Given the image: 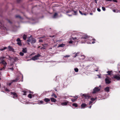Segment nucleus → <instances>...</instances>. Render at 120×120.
Segmentation results:
<instances>
[{
	"instance_id": "29",
	"label": "nucleus",
	"mask_w": 120,
	"mask_h": 120,
	"mask_svg": "<svg viewBox=\"0 0 120 120\" xmlns=\"http://www.w3.org/2000/svg\"><path fill=\"white\" fill-rule=\"evenodd\" d=\"M28 97L29 98H32L31 95V94H29L28 95Z\"/></svg>"
},
{
	"instance_id": "23",
	"label": "nucleus",
	"mask_w": 120,
	"mask_h": 120,
	"mask_svg": "<svg viewBox=\"0 0 120 120\" xmlns=\"http://www.w3.org/2000/svg\"><path fill=\"white\" fill-rule=\"evenodd\" d=\"M79 52H78L77 53H76L75 54V56H73V57H76L79 54Z\"/></svg>"
},
{
	"instance_id": "11",
	"label": "nucleus",
	"mask_w": 120,
	"mask_h": 120,
	"mask_svg": "<svg viewBox=\"0 0 120 120\" xmlns=\"http://www.w3.org/2000/svg\"><path fill=\"white\" fill-rule=\"evenodd\" d=\"M104 90L105 91L109 92V87H107L105 88Z\"/></svg>"
},
{
	"instance_id": "43",
	"label": "nucleus",
	"mask_w": 120,
	"mask_h": 120,
	"mask_svg": "<svg viewBox=\"0 0 120 120\" xmlns=\"http://www.w3.org/2000/svg\"><path fill=\"white\" fill-rule=\"evenodd\" d=\"M3 25H2L1 23H0V26L3 27Z\"/></svg>"
},
{
	"instance_id": "2",
	"label": "nucleus",
	"mask_w": 120,
	"mask_h": 120,
	"mask_svg": "<svg viewBox=\"0 0 120 120\" xmlns=\"http://www.w3.org/2000/svg\"><path fill=\"white\" fill-rule=\"evenodd\" d=\"M1 58L0 59V64L1 63L4 65V66L3 68H2L3 69H4L7 65V63L4 60H1Z\"/></svg>"
},
{
	"instance_id": "31",
	"label": "nucleus",
	"mask_w": 120,
	"mask_h": 120,
	"mask_svg": "<svg viewBox=\"0 0 120 120\" xmlns=\"http://www.w3.org/2000/svg\"><path fill=\"white\" fill-rule=\"evenodd\" d=\"M74 70L75 72H78V69L77 68H75L74 69Z\"/></svg>"
},
{
	"instance_id": "21",
	"label": "nucleus",
	"mask_w": 120,
	"mask_h": 120,
	"mask_svg": "<svg viewBox=\"0 0 120 120\" xmlns=\"http://www.w3.org/2000/svg\"><path fill=\"white\" fill-rule=\"evenodd\" d=\"M82 95L83 96H84L85 97V98L88 97V98H89L90 97L89 96L85 94H83Z\"/></svg>"
},
{
	"instance_id": "49",
	"label": "nucleus",
	"mask_w": 120,
	"mask_h": 120,
	"mask_svg": "<svg viewBox=\"0 0 120 120\" xmlns=\"http://www.w3.org/2000/svg\"><path fill=\"white\" fill-rule=\"evenodd\" d=\"M98 76V77L99 78H101V76L100 75H97Z\"/></svg>"
},
{
	"instance_id": "59",
	"label": "nucleus",
	"mask_w": 120,
	"mask_h": 120,
	"mask_svg": "<svg viewBox=\"0 0 120 120\" xmlns=\"http://www.w3.org/2000/svg\"><path fill=\"white\" fill-rule=\"evenodd\" d=\"M83 15H86V13H83Z\"/></svg>"
},
{
	"instance_id": "13",
	"label": "nucleus",
	"mask_w": 120,
	"mask_h": 120,
	"mask_svg": "<svg viewBox=\"0 0 120 120\" xmlns=\"http://www.w3.org/2000/svg\"><path fill=\"white\" fill-rule=\"evenodd\" d=\"M32 37L31 36L29 38H28L27 40V41L28 42H31V40L32 39Z\"/></svg>"
},
{
	"instance_id": "12",
	"label": "nucleus",
	"mask_w": 120,
	"mask_h": 120,
	"mask_svg": "<svg viewBox=\"0 0 120 120\" xmlns=\"http://www.w3.org/2000/svg\"><path fill=\"white\" fill-rule=\"evenodd\" d=\"M107 73L108 74V75H111L112 74V71H108L107 72Z\"/></svg>"
},
{
	"instance_id": "3",
	"label": "nucleus",
	"mask_w": 120,
	"mask_h": 120,
	"mask_svg": "<svg viewBox=\"0 0 120 120\" xmlns=\"http://www.w3.org/2000/svg\"><path fill=\"white\" fill-rule=\"evenodd\" d=\"M40 56V55L38 54L37 55L33 57L30 60H38V57Z\"/></svg>"
},
{
	"instance_id": "54",
	"label": "nucleus",
	"mask_w": 120,
	"mask_h": 120,
	"mask_svg": "<svg viewBox=\"0 0 120 120\" xmlns=\"http://www.w3.org/2000/svg\"><path fill=\"white\" fill-rule=\"evenodd\" d=\"M45 46H47V44H45L44 45Z\"/></svg>"
},
{
	"instance_id": "7",
	"label": "nucleus",
	"mask_w": 120,
	"mask_h": 120,
	"mask_svg": "<svg viewBox=\"0 0 120 120\" xmlns=\"http://www.w3.org/2000/svg\"><path fill=\"white\" fill-rule=\"evenodd\" d=\"M36 42V41L35 39L32 38L31 40V43H34Z\"/></svg>"
},
{
	"instance_id": "52",
	"label": "nucleus",
	"mask_w": 120,
	"mask_h": 120,
	"mask_svg": "<svg viewBox=\"0 0 120 120\" xmlns=\"http://www.w3.org/2000/svg\"><path fill=\"white\" fill-rule=\"evenodd\" d=\"M12 83V82H11V83H9V85L10 86L11 85V84Z\"/></svg>"
},
{
	"instance_id": "9",
	"label": "nucleus",
	"mask_w": 120,
	"mask_h": 120,
	"mask_svg": "<svg viewBox=\"0 0 120 120\" xmlns=\"http://www.w3.org/2000/svg\"><path fill=\"white\" fill-rule=\"evenodd\" d=\"M19 79L18 78H17L11 81V82L13 83V82H16L19 80Z\"/></svg>"
},
{
	"instance_id": "18",
	"label": "nucleus",
	"mask_w": 120,
	"mask_h": 120,
	"mask_svg": "<svg viewBox=\"0 0 120 120\" xmlns=\"http://www.w3.org/2000/svg\"><path fill=\"white\" fill-rule=\"evenodd\" d=\"M8 57L10 58V59H11V57L9 55H8V56H6V57H4V56H3V57H1L0 59L1 58V60H2L1 59L2 58H3V59H4V58H8Z\"/></svg>"
},
{
	"instance_id": "25",
	"label": "nucleus",
	"mask_w": 120,
	"mask_h": 120,
	"mask_svg": "<svg viewBox=\"0 0 120 120\" xmlns=\"http://www.w3.org/2000/svg\"><path fill=\"white\" fill-rule=\"evenodd\" d=\"M52 97H54L55 98H57V96L54 93H53L52 95Z\"/></svg>"
},
{
	"instance_id": "33",
	"label": "nucleus",
	"mask_w": 120,
	"mask_h": 120,
	"mask_svg": "<svg viewBox=\"0 0 120 120\" xmlns=\"http://www.w3.org/2000/svg\"><path fill=\"white\" fill-rule=\"evenodd\" d=\"M18 58L17 57H15L14 59V60L15 61H16L18 60Z\"/></svg>"
},
{
	"instance_id": "32",
	"label": "nucleus",
	"mask_w": 120,
	"mask_h": 120,
	"mask_svg": "<svg viewBox=\"0 0 120 120\" xmlns=\"http://www.w3.org/2000/svg\"><path fill=\"white\" fill-rule=\"evenodd\" d=\"M15 17L16 18H21V17L19 15H16L15 16Z\"/></svg>"
},
{
	"instance_id": "28",
	"label": "nucleus",
	"mask_w": 120,
	"mask_h": 120,
	"mask_svg": "<svg viewBox=\"0 0 120 120\" xmlns=\"http://www.w3.org/2000/svg\"><path fill=\"white\" fill-rule=\"evenodd\" d=\"M72 105L73 106H75L76 107H77L78 106L77 105L76 103H73L72 104Z\"/></svg>"
},
{
	"instance_id": "64",
	"label": "nucleus",
	"mask_w": 120,
	"mask_h": 120,
	"mask_svg": "<svg viewBox=\"0 0 120 120\" xmlns=\"http://www.w3.org/2000/svg\"><path fill=\"white\" fill-rule=\"evenodd\" d=\"M67 15L69 16H72V15H68L67 14Z\"/></svg>"
},
{
	"instance_id": "5",
	"label": "nucleus",
	"mask_w": 120,
	"mask_h": 120,
	"mask_svg": "<svg viewBox=\"0 0 120 120\" xmlns=\"http://www.w3.org/2000/svg\"><path fill=\"white\" fill-rule=\"evenodd\" d=\"M105 81L106 83L109 84L111 82L110 79L109 78L107 77L105 79Z\"/></svg>"
},
{
	"instance_id": "41",
	"label": "nucleus",
	"mask_w": 120,
	"mask_h": 120,
	"mask_svg": "<svg viewBox=\"0 0 120 120\" xmlns=\"http://www.w3.org/2000/svg\"><path fill=\"white\" fill-rule=\"evenodd\" d=\"M79 12L80 14H81L82 15H83V13H82V12L80 11L79 10Z\"/></svg>"
},
{
	"instance_id": "63",
	"label": "nucleus",
	"mask_w": 120,
	"mask_h": 120,
	"mask_svg": "<svg viewBox=\"0 0 120 120\" xmlns=\"http://www.w3.org/2000/svg\"><path fill=\"white\" fill-rule=\"evenodd\" d=\"M54 36H50V37H54Z\"/></svg>"
},
{
	"instance_id": "53",
	"label": "nucleus",
	"mask_w": 120,
	"mask_h": 120,
	"mask_svg": "<svg viewBox=\"0 0 120 120\" xmlns=\"http://www.w3.org/2000/svg\"><path fill=\"white\" fill-rule=\"evenodd\" d=\"M81 56L83 57V59H84L85 58V56L84 55Z\"/></svg>"
},
{
	"instance_id": "38",
	"label": "nucleus",
	"mask_w": 120,
	"mask_h": 120,
	"mask_svg": "<svg viewBox=\"0 0 120 120\" xmlns=\"http://www.w3.org/2000/svg\"><path fill=\"white\" fill-rule=\"evenodd\" d=\"M102 10L104 11H105V8L104 7H102Z\"/></svg>"
},
{
	"instance_id": "26",
	"label": "nucleus",
	"mask_w": 120,
	"mask_h": 120,
	"mask_svg": "<svg viewBox=\"0 0 120 120\" xmlns=\"http://www.w3.org/2000/svg\"><path fill=\"white\" fill-rule=\"evenodd\" d=\"M9 49L11 51H12L13 50V48L9 46H8Z\"/></svg>"
},
{
	"instance_id": "34",
	"label": "nucleus",
	"mask_w": 120,
	"mask_h": 120,
	"mask_svg": "<svg viewBox=\"0 0 120 120\" xmlns=\"http://www.w3.org/2000/svg\"><path fill=\"white\" fill-rule=\"evenodd\" d=\"M17 44L19 45H21V41L20 42H18Z\"/></svg>"
},
{
	"instance_id": "37",
	"label": "nucleus",
	"mask_w": 120,
	"mask_h": 120,
	"mask_svg": "<svg viewBox=\"0 0 120 120\" xmlns=\"http://www.w3.org/2000/svg\"><path fill=\"white\" fill-rule=\"evenodd\" d=\"M76 100V99H71V101L73 102L75 101Z\"/></svg>"
},
{
	"instance_id": "45",
	"label": "nucleus",
	"mask_w": 120,
	"mask_h": 120,
	"mask_svg": "<svg viewBox=\"0 0 120 120\" xmlns=\"http://www.w3.org/2000/svg\"><path fill=\"white\" fill-rule=\"evenodd\" d=\"M39 42H43V41L42 40L40 39L39 40Z\"/></svg>"
},
{
	"instance_id": "40",
	"label": "nucleus",
	"mask_w": 120,
	"mask_h": 120,
	"mask_svg": "<svg viewBox=\"0 0 120 120\" xmlns=\"http://www.w3.org/2000/svg\"><path fill=\"white\" fill-rule=\"evenodd\" d=\"M95 99H94V98H92L91 99V100L93 101H94L95 100Z\"/></svg>"
},
{
	"instance_id": "51",
	"label": "nucleus",
	"mask_w": 120,
	"mask_h": 120,
	"mask_svg": "<svg viewBox=\"0 0 120 120\" xmlns=\"http://www.w3.org/2000/svg\"><path fill=\"white\" fill-rule=\"evenodd\" d=\"M92 103V102L91 101H90L89 102V105L91 103Z\"/></svg>"
},
{
	"instance_id": "8",
	"label": "nucleus",
	"mask_w": 120,
	"mask_h": 120,
	"mask_svg": "<svg viewBox=\"0 0 120 120\" xmlns=\"http://www.w3.org/2000/svg\"><path fill=\"white\" fill-rule=\"evenodd\" d=\"M44 100L46 102H47L50 101V99L49 98H45Z\"/></svg>"
},
{
	"instance_id": "10",
	"label": "nucleus",
	"mask_w": 120,
	"mask_h": 120,
	"mask_svg": "<svg viewBox=\"0 0 120 120\" xmlns=\"http://www.w3.org/2000/svg\"><path fill=\"white\" fill-rule=\"evenodd\" d=\"M11 94H13L14 96H13V98H15V97H17V95L14 92H11Z\"/></svg>"
},
{
	"instance_id": "46",
	"label": "nucleus",
	"mask_w": 120,
	"mask_h": 120,
	"mask_svg": "<svg viewBox=\"0 0 120 120\" xmlns=\"http://www.w3.org/2000/svg\"><path fill=\"white\" fill-rule=\"evenodd\" d=\"M112 1L114 2H116V3L117 2V1L116 0H113Z\"/></svg>"
},
{
	"instance_id": "6",
	"label": "nucleus",
	"mask_w": 120,
	"mask_h": 120,
	"mask_svg": "<svg viewBox=\"0 0 120 120\" xmlns=\"http://www.w3.org/2000/svg\"><path fill=\"white\" fill-rule=\"evenodd\" d=\"M113 77L117 80L120 79V75H117L114 76Z\"/></svg>"
},
{
	"instance_id": "17",
	"label": "nucleus",
	"mask_w": 120,
	"mask_h": 120,
	"mask_svg": "<svg viewBox=\"0 0 120 120\" xmlns=\"http://www.w3.org/2000/svg\"><path fill=\"white\" fill-rule=\"evenodd\" d=\"M22 51L24 53H26L27 52L26 49V48L23 49Z\"/></svg>"
},
{
	"instance_id": "20",
	"label": "nucleus",
	"mask_w": 120,
	"mask_h": 120,
	"mask_svg": "<svg viewBox=\"0 0 120 120\" xmlns=\"http://www.w3.org/2000/svg\"><path fill=\"white\" fill-rule=\"evenodd\" d=\"M27 38V36L25 34H24L23 36V38L24 40H26Z\"/></svg>"
},
{
	"instance_id": "35",
	"label": "nucleus",
	"mask_w": 120,
	"mask_h": 120,
	"mask_svg": "<svg viewBox=\"0 0 120 120\" xmlns=\"http://www.w3.org/2000/svg\"><path fill=\"white\" fill-rule=\"evenodd\" d=\"M16 41L18 42H20V41H21L20 40V38H18L16 40Z\"/></svg>"
},
{
	"instance_id": "24",
	"label": "nucleus",
	"mask_w": 120,
	"mask_h": 120,
	"mask_svg": "<svg viewBox=\"0 0 120 120\" xmlns=\"http://www.w3.org/2000/svg\"><path fill=\"white\" fill-rule=\"evenodd\" d=\"M67 104V103L66 102L62 103H61V104L62 105H66Z\"/></svg>"
},
{
	"instance_id": "56",
	"label": "nucleus",
	"mask_w": 120,
	"mask_h": 120,
	"mask_svg": "<svg viewBox=\"0 0 120 120\" xmlns=\"http://www.w3.org/2000/svg\"><path fill=\"white\" fill-rule=\"evenodd\" d=\"M106 1H112V0H106Z\"/></svg>"
},
{
	"instance_id": "62",
	"label": "nucleus",
	"mask_w": 120,
	"mask_h": 120,
	"mask_svg": "<svg viewBox=\"0 0 120 120\" xmlns=\"http://www.w3.org/2000/svg\"><path fill=\"white\" fill-rule=\"evenodd\" d=\"M90 14L91 15H93V13H90Z\"/></svg>"
},
{
	"instance_id": "47",
	"label": "nucleus",
	"mask_w": 120,
	"mask_h": 120,
	"mask_svg": "<svg viewBox=\"0 0 120 120\" xmlns=\"http://www.w3.org/2000/svg\"><path fill=\"white\" fill-rule=\"evenodd\" d=\"M74 97L75 98V99H76V100L77 99V98H78L77 96H75V97Z\"/></svg>"
},
{
	"instance_id": "4",
	"label": "nucleus",
	"mask_w": 120,
	"mask_h": 120,
	"mask_svg": "<svg viewBox=\"0 0 120 120\" xmlns=\"http://www.w3.org/2000/svg\"><path fill=\"white\" fill-rule=\"evenodd\" d=\"M100 90V88L98 87H95L93 91V93H95Z\"/></svg>"
},
{
	"instance_id": "42",
	"label": "nucleus",
	"mask_w": 120,
	"mask_h": 120,
	"mask_svg": "<svg viewBox=\"0 0 120 120\" xmlns=\"http://www.w3.org/2000/svg\"><path fill=\"white\" fill-rule=\"evenodd\" d=\"M72 42L73 41H70L69 42V44H71L72 43Z\"/></svg>"
},
{
	"instance_id": "61",
	"label": "nucleus",
	"mask_w": 120,
	"mask_h": 120,
	"mask_svg": "<svg viewBox=\"0 0 120 120\" xmlns=\"http://www.w3.org/2000/svg\"><path fill=\"white\" fill-rule=\"evenodd\" d=\"M95 2L96 3H97V0H95Z\"/></svg>"
},
{
	"instance_id": "1",
	"label": "nucleus",
	"mask_w": 120,
	"mask_h": 120,
	"mask_svg": "<svg viewBox=\"0 0 120 120\" xmlns=\"http://www.w3.org/2000/svg\"><path fill=\"white\" fill-rule=\"evenodd\" d=\"M82 35V37H79L75 38L72 37L71 39L73 40H76V41H80L79 39L80 38V39H83L84 40V39H85L88 37L87 35L84 34H83Z\"/></svg>"
},
{
	"instance_id": "48",
	"label": "nucleus",
	"mask_w": 120,
	"mask_h": 120,
	"mask_svg": "<svg viewBox=\"0 0 120 120\" xmlns=\"http://www.w3.org/2000/svg\"><path fill=\"white\" fill-rule=\"evenodd\" d=\"M113 11L114 12H118L117 11H116V10H113Z\"/></svg>"
},
{
	"instance_id": "30",
	"label": "nucleus",
	"mask_w": 120,
	"mask_h": 120,
	"mask_svg": "<svg viewBox=\"0 0 120 120\" xmlns=\"http://www.w3.org/2000/svg\"><path fill=\"white\" fill-rule=\"evenodd\" d=\"M19 54L20 56H22L24 55V53L22 52H20L19 53Z\"/></svg>"
},
{
	"instance_id": "58",
	"label": "nucleus",
	"mask_w": 120,
	"mask_h": 120,
	"mask_svg": "<svg viewBox=\"0 0 120 120\" xmlns=\"http://www.w3.org/2000/svg\"><path fill=\"white\" fill-rule=\"evenodd\" d=\"M74 12L75 13H77L76 11H74Z\"/></svg>"
},
{
	"instance_id": "57",
	"label": "nucleus",
	"mask_w": 120,
	"mask_h": 120,
	"mask_svg": "<svg viewBox=\"0 0 120 120\" xmlns=\"http://www.w3.org/2000/svg\"><path fill=\"white\" fill-rule=\"evenodd\" d=\"M71 11H67V13H69V12H71Z\"/></svg>"
},
{
	"instance_id": "16",
	"label": "nucleus",
	"mask_w": 120,
	"mask_h": 120,
	"mask_svg": "<svg viewBox=\"0 0 120 120\" xmlns=\"http://www.w3.org/2000/svg\"><path fill=\"white\" fill-rule=\"evenodd\" d=\"M65 45L64 44L62 43L61 44L59 45L58 47H63L65 46Z\"/></svg>"
},
{
	"instance_id": "19",
	"label": "nucleus",
	"mask_w": 120,
	"mask_h": 120,
	"mask_svg": "<svg viewBox=\"0 0 120 120\" xmlns=\"http://www.w3.org/2000/svg\"><path fill=\"white\" fill-rule=\"evenodd\" d=\"M57 13H55L54 14L53 17V18H56V16H57Z\"/></svg>"
},
{
	"instance_id": "50",
	"label": "nucleus",
	"mask_w": 120,
	"mask_h": 120,
	"mask_svg": "<svg viewBox=\"0 0 120 120\" xmlns=\"http://www.w3.org/2000/svg\"><path fill=\"white\" fill-rule=\"evenodd\" d=\"M9 69L11 70L12 71L13 70V68H9Z\"/></svg>"
},
{
	"instance_id": "44",
	"label": "nucleus",
	"mask_w": 120,
	"mask_h": 120,
	"mask_svg": "<svg viewBox=\"0 0 120 120\" xmlns=\"http://www.w3.org/2000/svg\"><path fill=\"white\" fill-rule=\"evenodd\" d=\"M97 10L98 11L100 12L101 11V10L99 8H97Z\"/></svg>"
},
{
	"instance_id": "39",
	"label": "nucleus",
	"mask_w": 120,
	"mask_h": 120,
	"mask_svg": "<svg viewBox=\"0 0 120 120\" xmlns=\"http://www.w3.org/2000/svg\"><path fill=\"white\" fill-rule=\"evenodd\" d=\"M70 56V55H66L64 56V57H68Z\"/></svg>"
},
{
	"instance_id": "36",
	"label": "nucleus",
	"mask_w": 120,
	"mask_h": 120,
	"mask_svg": "<svg viewBox=\"0 0 120 120\" xmlns=\"http://www.w3.org/2000/svg\"><path fill=\"white\" fill-rule=\"evenodd\" d=\"M43 101H40L39 102V104H41L43 103Z\"/></svg>"
},
{
	"instance_id": "14",
	"label": "nucleus",
	"mask_w": 120,
	"mask_h": 120,
	"mask_svg": "<svg viewBox=\"0 0 120 120\" xmlns=\"http://www.w3.org/2000/svg\"><path fill=\"white\" fill-rule=\"evenodd\" d=\"M50 99L52 102H55L56 101V99H54L53 98H50Z\"/></svg>"
},
{
	"instance_id": "15",
	"label": "nucleus",
	"mask_w": 120,
	"mask_h": 120,
	"mask_svg": "<svg viewBox=\"0 0 120 120\" xmlns=\"http://www.w3.org/2000/svg\"><path fill=\"white\" fill-rule=\"evenodd\" d=\"M87 106V105L85 103H83L81 105V107L82 108H84L85 107Z\"/></svg>"
},
{
	"instance_id": "27",
	"label": "nucleus",
	"mask_w": 120,
	"mask_h": 120,
	"mask_svg": "<svg viewBox=\"0 0 120 120\" xmlns=\"http://www.w3.org/2000/svg\"><path fill=\"white\" fill-rule=\"evenodd\" d=\"M22 92H23V95H26V91L24 90V91H22Z\"/></svg>"
},
{
	"instance_id": "22",
	"label": "nucleus",
	"mask_w": 120,
	"mask_h": 120,
	"mask_svg": "<svg viewBox=\"0 0 120 120\" xmlns=\"http://www.w3.org/2000/svg\"><path fill=\"white\" fill-rule=\"evenodd\" d=\"M7 48V47H4L3 48L0 49V50L1 51H3V50L6 49Z\"/></svg>"
},
{
	"instance_id": "55",
	"label": "nucleus",
	"mask_w": 120,
	"mask_h": 120,
	"mask_svg": "<svg viewBox=\"0 0 120 120\" xmlns=\"http://www.w3.org/2000/svg\"><path fill=\"white\" fill-rule=\"evenodd\" d=\"M5 91H8V89H7V88H6V89H5Z\"/></svg>"
},
{
	"instance_id": "60",
	"label": "nucleus",
	"mask_w": 120,
	"mask_h": 120,
	"mask_svg": "<svg viewBox=\"0 0 120 120\" xmlns=\"http://www.w3.org/2000/svg\"><path fill=\"white\" fill-rule=\"evenodd\" d=\"M95 43V42L93 41V42H92V44H94V43Z\"/></svg>"
}]
</instances>
